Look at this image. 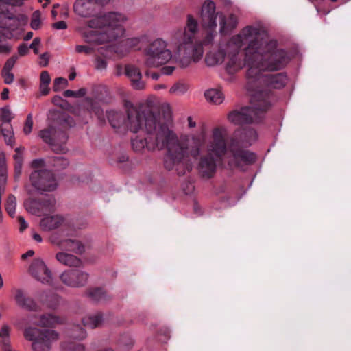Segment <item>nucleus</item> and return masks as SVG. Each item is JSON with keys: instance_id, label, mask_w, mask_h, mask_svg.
Here are the masks:
<instances>
[{"instance_id": "obj_1", "label": "nucleus", "mask_w": 351, "mask_h": 351, "mask_svg": "<svg viewBox=\"0 0 351 351\" xmlns=\"http://www.w3.org/2000/svg\"><path fill=\"white\" fill-rule=\"evenodd\" d=\"M145 138L136 137L132 141V147L136 152L145 148L151 152L165 149L164 166L170 171L184 164L189 157L197 158L204 145V139L195 134H182L180 136L169 126L156 128L153 121L146 125Z\"/></svg>"}, {"instance_id": "obj_2", "label": "nucleus", "mask_w": 351, "mask_h": 351, "mask_svg": "<svg viewBox=\"0 0 351 351\" xmlns=\"http://www.w3.org/2000/svg\"><path fill=\"white\" fill-rule=\"evenodd\" d=\"M287 52L278 47L277 41L264 39L259 29L245 49L248 78L256 79L263 71H279L289 63Z\"/></svg>"}, {"instance_id": "obj_3", "label": "nucleus", "mask_w": 351, "mask_h": 351, "mask_svg": "<svg viewBox=\"0 0 351 351\" xmlns=\"http://www.w3.org/2000/svg\"><path fill=\"white\" fill-rule=\"evenodd\" d=\"M127 20L128 18L124 14L119 12H109L93 18L88 21V26L90 28L104 30L84 32L82 38L88 45H77L75 47V52L89 56L95 53L93 45L112 42L122 37L125 33L123 25Z\"/></svg>"}, {"instance_id": "obj_4", "label": "nucleus", "mask_w": 351, "mask_h": 351, "mask_svg": "<svg viewBox=\"0 0 351 351\" xmlns=\"http://www.w3.org/2000/svg\"><path fill=\"white\" fill-rule=\"evenodd\" d=\"M197 20L189 14L186 26L171 33V42L177 49L176 62L182 68L189 66L192 62H199L204 54L203 45L211 44L214 40L215 34L208 32L202 41L197 40Z\"/></svg>"}, {"instance_id": "obj_5", "label": "nucleus", "mask_w": 351, "mask_h": 351, "mask_svg": "<svg viewBox=\"0 0 351 351\" xmlns=\"http://www.w3.org/2000/svg\"><path fill=\"white\" fill-rule=\"evenodd\" d=\"M271 92L268 90H256L251 97L250 106L230 112L228 119L236 125L248 124L260 121L271 106Z\"/></svg>"}, {"instance_id": "obj_6", "label": "nucleus", "mask_w": 351, "mask_h": 351, "mask_svg": "<svg viewBox=\"0 0 351 351\" xmlns=\"http://www.w3.org/2000/svg\"><path fill=\"white\" fill-rule=\"evenodd\" d=\"M256 139L257 133L252 128L237 131L229 144V150L232 154L229 165L241 167L243 165L253 164L256 158V155L245 147L250 146Z\"/></svg>"}, {"instance_id": "obj_7", "label": "nucleus", "mask_w": 351, "mask_h": 351, "mask_svg": "<svg viewBox=\"0 0 351 351\" xmlns=\"http://www.w3.org/2000/svg\"><path fill=\"white\" fill-rule=\"evenodd\" d=\"M258 32V28L247 26L243 29L241 34L232 36L230 40L225 44L226 49V71L232 73L240 69L244 66H246L245 61L243 62L239 56L240 49L244 42H250L252 37L256 36Z\"/></svg>"}, {"instance_id": "obj_8", "label": "nucleus", "mask_w": 351, "mask_h": 351, "mask_svg": "<svg viewBox=\"0 0 351 351\" xmlns=\"http://www.w3.org/2000/svg\"><path fill=\"white\" fill-rule=\"evenodd\" d=\"M128 119L125 125L132 132L136 133L143 128L146 130V125L149 120L153 121L156 128L169 126L160 121V117L149 110H140L134 108L130 103L126 104Z\"/></svg>"}, {"instance_id": "obj_9", "label": "nucleus", "mask_w": 351, "mask_h": 351, "mask_svg": "<svg viewBox=\"0 0 351 351\" xmlns=\"http://www.w3.org/2000/svg\"><path fill=\"white\" fill-rule=\"evenodd\" d=\"M23 336L27 341L32 342L34 351H47L50 350L51 343L58 339V334L54 330L32 326L24 329Z\"/></svg>"}, {"instance_id": "obj_10", "label": "nucleus", "mask_w": 351, "mask_h": 351, "mask_svg": "<svg viewBox=\"0 0 351 351\" xmlns=\"http://www.w3.org/2000/svg\"><path fill=\"white\" fill-rule=\"evenodd\" d=\"M171 58L172 53L167 49V42L158 38L146 49L144 64L148 68L158 67L167 63Z\"/></svg>"}, {"instance_id": "obj_11", "label": "nucleus", "mask_w": 351, "mask_h": 351, "mask_svg": "<svg viewBox=\"0 0 351 351\" xmlns=\"http://www.w3.org/2000/svg\"><path fill=\"white\" fill-rule=\"evenodd\" d=\"M228 132L225 127H216L213 129L211 138L206 145V154L220 161L229 149L227 145Z\"/></svg>"}, {"instance_id": "obj_12", "label": "nucleus", "mask_w": 351, "mask_h": 351, "mask_svg": "<svg viewBox=\"0 0 351 351\" xmlns=\"http://www.w3.org/2000/svg\"><path fill=\"white\" fill-rule=\"evenodd\" d=\"M31 185L38 191L51 192L58 187L54 174L49 170L34 171L29 176Z\"/></svg>"}, {"instance_id": "obj_13", "label": "nucleus", "mask_w": 351, "mask_h": 351, "mask_svg": "<svg viewBox=\"0 0 351 351\" xmlns=\"http://www.w3.org/2000/svg\"><path fill=\"white\" fill-rule=\"evenodd\" d=\"M38 135L45 143L57 151L63 149L62 145L64 144L68 138L64 130L57 129L54 125H49L47 128L41 130Z\"/></svg>"}, {"instance_id": "obj_14", "label": "nucleus", "mask_w": 351, "mask_h": 351, "mask_svg": "<svg viewBox=\"0 0 351 351\" xmlns=\"http://www.w3.org/2000/svg\"><path fill=\"white\" fill-rule=\"evenodd\" d=\"M89 278V274L80 269L65 270L60 276L61 282L67 287L80 288L84 287Z\"/></svg>"}, {"instance_id": "obj_15", "label": "nucleus", "mask_w": 351, "mask_h": 351, "mask_svg": "<svg viewBox=\"0 0 351 351\" xmlns=\"http://www.w3.org/2000/svg\"><path fill=\"white\" fill-rule=\"evenodd\" d=\"M29 271L36 280L41 283L51 285L52 281L51 271L42 259H34L29 266Z\"/></svg>"}, {"instance_id": "obj_16", "label": "nucleus", "mask_w": 351, "mask_h": 351, "mask_svg": "<svg viewBox=\"0 0 351 351\" xmlns=\"http://www.w3.org/2000/svg\"><path fill=\"white\" fill-rule=\"evenodd\" d=\"M215 4L213 1L207 0L202 5L201 11V24L204 28L213 29L217 26Z\"/></svg>"}, {"instance_id": "obj_17", "label": "nucleus", "mask_w": 351, "mask_h": 351, "mask_svg": "<svg viewBox=\"0 0 351 351\" xmlns=\"http://www.w3.org/2000/svg\"><path fill=\"white\" fill-rule=\"evenodd\" d=\"M221 162L207 154L201 156L197 165L199 175L206 179L212 178L216 173L217 163Z\"/></svg>"}, {"instance_id": "obj_18", "label": "nucleus", "mask_w": 351, "mask_h": 351, "mask_svg": "<svg viewBox=\"0 0 351 351\" xmlns=\"http://www.w3.org/2000/svg\"><path fill=\"white\" fill-rule=\"evenodd\" d=\"M125 74L130 79L131 85L136 90H143L145 84L141 80L142 74L140 69L132 64H128L125 66Z\"/></svg>"}, {"instance_id": "obj_19", "label": "nucleus", "mask_w": 351, "mask_h": 351, "mask_svg": "<svg viewBox=\"0 0 351 351\" xmlns=\"http://www.w3.org/2000/svg\"><path fill=\"white\" fill-rule=\"evenodd\" d=\"M287 80V75L282 73L265 75L261 78V82L270 88H281L285 86Z\"/></svg>"}, {"instance_id": "obj_20", "label": "nucleus", "mask_w": 351, "mask_h": 351, "mask_svg": "<svg viewBox=\"0 0 351 351\" xmlns=\"http://www.w3.org/2000/svg\"><path fill=\"white\" fill-rule=\"evenodd\" d=\"M56 260L62 265L69 267H80L82 261L74 254L60 252L56 254Z\"/></svg>"}, {"instance_id": "obj_21", "label": "nucleus", "mask_w": 351, "mask_h": 351, "mask_svg": "<svg viewBox=\"0 0 351 351\" xmlns=\"http://www.w3.org/2000/svg\"><path fill=\"white\" fill-rule=\"evenodd\" d=\"M15 300L16 304L22 308L29 311H38V306L34 299L26 296L21 289L16 290Z\"/></svg>"}, {"instance_id": "obj_22", "label": "nucleus", "mask_w": 351, "mask_h": 351, "mask_svg": "<svg viewBox=\"0 0 351 351\" xmlns=\"http://www.w3.org/2000/svg\"><path fill=\"white\" fill-rule=\"evenodd\" d=\"M226 49L225 44L220 45L217 51H210L206 56L205 61L208 66H213L222 63L226 60Z\"/></svg>"}, {"instance_id": "obj_23", "label": "nucleus", "mask_w": 351, "mask_h": 351, "mask_svg": "<svg viewBox=\"0 0 351 351\" xmlns=\"http://www.w3.org/2000/svg\"><path fill=\"white\" fill-rule=\"evenodd\" d=\"M237 17L231 14L228 19H226L223 14L219 15L220 33L222 34H228L234 29L237 25Z\"/></svg>"}, {"instance_id": "obj_24", "label": "nucleus", "mask_w": 351, "mask_h": 351, "mask_svg": "<svg viewBox=\"0 0 351 351\" xmlns=\"http://www.w3.org/2000/svg\"><path fill=\"white\" fill-rule=\"evenodd\" d=\"M63 218L60 215L47 216L40 221L43 230L49 231L60 227L63 223Z\"/></svg>"}, {"instance_id": "obj_25", "label": "nucleus", "mask_w": 351, "mask_h": 351, "mask_svg": "<svg viewBox=\"0 0 351 351\" xmlns=\"http://www.w3.org/2000/svg\"><path fill=\"white\" fill-rule=\"evenodd\" d=\"M86 295L94 302H105L110 299V297L101 288H90L86 291Z\"/></svg>"}, {"instance_id": "obj_26", "label": "nucleus", "mask_w": 351, "mask_h": 351, "mask_svg": "<svg viewBox=\"0 0 351 351\" xmlns=\"http://www.w3.org/2000/svg\"><path fill=\"white\" fill-rule=\"evenodd\" d=\"M62 247L75 254L82 255L85 252V245L79 240L65 239L62 242Z\"/></svg>"}, {"instance_id": "obj_27", "label": "nucleus", "mask_w": 351, "mask_h": 351, "mask_svg": "<svg viewBox=\"0 0 351 351\" xmlns=\"http://www.w3.org/2000/svg\"><path fill=\"white\" fill-rule=\"evenodd\" d=\"M106 114L110 125L114 129H119L125 123L124 116L121 112L111 110Z\"/></svg>"}, {"instance_id": "obj_28", "label": "nucleus", "mask_w": 351, "mask_h": 351, "mask_svg": "<svg viewBox=\"0 0 351 351\" xmlns=\"http://www.w3.org/2000/svg\"><path fill=\"white\" fill-rule=\"evenodd\" d=\"M64 320L60 317L51 315L46 314L40 317V320L38 323V325L44 327L53 326L58 324H62Z\"/></svg>"}, {"instance_id": "obj_29", "label": "nucleus", "mask_w": 351, "mask_h": 351, "mask_svg": "<svg viewBox=\"0 0 351 351\" xmlns=\"http://www.w3.org/2000/svg\"><path fill=\"white\" fill-rule=\"evenodd\" d=\"M205 97L207 101L215 104H220L223 102L224 96L220 90L210 89L205 92Z\"/></svg>"}, {"instance_id": "obj_30", "label": "nucleus", "mask_w": 351, "mask_h": 351, "mask_svg": "<svg viewBox=\"0 0 351 351\" xmlns=\"http://www.w3.org/2000/svg\"><path fill=\"white\" fill-rule=\"evenodd\" d=\"M103 318L101 314L97 313L94 315H89L83 319V324L84 326L95 328L98 327L102 323Z\"/></svg>"}, {"instance_id": "obj_31", "label": "nucleus", "mask_w": 351, "mask_h": 351, "mask_svg": "<svg viewBox=\"0 0 351 351\" xmlns=\"http://www.w3.org/2000/svg\"><path fill=\"white\" fill-rule=\"evenodd\" d=\"M50 82L51 77L48 71H42L40 76V91L42 95H46L49 93V89L48 86Z\"/></svg>"}, {"instance_id": "obj_32", "label": "nucleus", "mask_w": 351, "mask_h": 351, "mask_svg": "<svg viewBox=\"0 0 351 351\" xmlns=\"http://www.w3.org/2000/svg\"><path fill=\"white\" fill-rule=\"evenodd\" d=\"M26 210L34 215H40V206L45 205V202H40L36 199H29L25 202Z\"/></svg>"}, {"instance_id": "obj_33", "label": "nucleus", "mask_w": 351, "mask_h": 351, "mask_svg": "<svg viewBox=\"0 0 351 351\" xmlns=\"http://www.w3.org/2000/svg\"><path fill=\"white\" fill-rule=\"evenodd\" d=\"M10 327L8 325L4 324L1 326L0 329V338L1 339L3 348H8L10 346Z\"/></svg>"}, {"instance_id": "obj_34", "label": "nucleus", "mask_w": 351, "mask_h": 351, "mask_svg": "<svg viewBox=\"0 0 351 351\" xmlns=\"http://www.w3.org/2000/svg\"><path fill=\"white\" fill-rule=\"evenodd\" d=\"M16 206V197L13 195H10L8 197L6 204H5V209L8 213L11 216L14 217L15 213Z\"/></svg>"}, {"instance_id": "obj_35", "label": "nucleus", "mask_w": 351, "mask_h": 351, "mask_svg": "<svg viewBox=\"0 0 351 351\" xmlns=\"http://www.w3.org/2000/svg\"><path fill=\"white\" fill-rule=\"evenodd\" d=\"M189 89L188 84L185 83L178 82L175 84L170 89L169 93L171 94L182 95Z\"/></svg>"}, {"instance_id": "obj_36", "label": "nucleus", "mask_w": 351, "mask_h": 351, "mask_svg": "<svg viewBox=\"0 0 351 351\" xmlns=\"http://www.w3.org/2000/svg\"><path fill=\"white\" fill-rule=\"evenodd\" d=\"M68 86V81L64 77H57L54 80L53 90L58 92Z\"/></svg>"}, {"instance_id": "obj_37", "label": "nucleus", "mask_w": 351, "mask_h": 351, "mask_svg": "<svg viewBox=\"0 0 351 351\" xmlns=\"http://www.w3.org/2000/svg\"><path fill=\"white\" fill-rule=\"evenodd\" d=\"M40 13L39 11H35L32 14L30 26L33 29L36 30L40 28Z\"/></svg>"}, {"instance_id": "obj_38", "label": "nucleus", "mask_w": 351, "mask_h": 351, "mask_svg": "<svg viewBox=\"0 0 351 351\" xmlns=\"http://www.w3.org/2000/svg\"><path fill=\"white\" fill-rule=\"evenodd\" d=\"M53 162V166L60 169H64L69 165L68 160L62 156L54 157Z\"/></svg>"}, {"instance_id": "obj_39", "label": "nucleus", "mask_w": 351, "mask_h": 351, "mask_svg": "<svg viewBox=\"0 0 351 351\" xmlns=\"http://www.w3.org/2000/svg\"><path fill=\"white\" fill-rule=\"evenodd\" d=\"M64 351H84L85 348L82 344L69 343L64 346Z\"/></svg>"}, {"instance_id": "obj_40", "label": "nucleus", "mask_w": 351, "mask_h": 351, "mask_svg": "<svg viewBox=\"0 0 351 351\" xmlns=\"http://www.w3.org/2000/svg\"><path fill=\"white\" fill-rule=\"evenodd\" d=\"M1 119L5 123H10L13 119L12 112L8 107L1 108Z\"/></svg>"}, {"instance_id": "obj_41", "label": "nucleus", "mask_w": 351, "mask_h": 351, "mask_svg": "<svg viewBox=\"0 0 351 351\" xmlns=\"http://www.w3.org/2000/svg\"><path fill=\"white\" fill-rule=\"evenodd\" d=\"M18 57L16 56H12L11 58L7 60L2 71H11L14 67Z\"/></svg>"}, {"instance_id": "obj_42", "label": "nucleus", "mask_w": 351, "mask_h": 351, "mask_svg": "<svg viewBox=\"0 0 351 351\" xmlns=\"http://www.w3.org/2000/svg\"><path fill=\"white\" fill-rule=\"evenodd\" d=\"M33 127V120L32 114H29L27 117L26 121L23 128V132L25 134L31 133Z\"/></svg>"}, {"instance_id": "obj_43", "label": "nucleus", "mask_w": 351, "mask_h": 351, "mask_svg": "<svg viewBox=\"0 0 351 351\" xmlns=\"http://www.w3.org/2000/svg\"><path fill=\"white\" fill-rule=\"evenodd\" d=\"M1 75L5 84H10L13 82L14 75L11 71H1Z\"/></svg>"}, {"instance_id": "obj_44", "label": "nucleus", "mask_w": 351, "mask_h": 351, "mask_svg": "<svg viewBox=\"0 0 351 351\" xmlns=\"http://www.w3.org/2000/svg\"><path fill=\"white\" fill-rule=\"evenodd\" d=\"M2 134L3 135L5 141L8 144L11 143L13 141V132L5 128L1 130Z\"/></svg>"}, {"instance_id": "obj_45", "label": "nucleus", "mask_w": 351, "mask_h": 351, "mask_svg": "<svg viewBox=\"0 0 351 351\" xmlns=\"http://www.w3.org/2000/svg\"><path fill=\"white\" fill-rule=\"evenodd\" d=\"M74 124L73 120L69 116H63V117L60 120V125H63L64 128L66 127H72Z\"/></svg>"}, {"instance_id": "obj_46", "label": "nucleus", "mask_w": 351, "mask_h": 351, "mask_svg": "<svg viewBox=\"0 0 351 351\" xmlns=\"http://www.w3.org/2000/svg\"><path fill=\"white\" fill-rule=\"evenodd\" d=\"M107 66V63L106 60L98 57L95 59V68L99 70H102L106 69Z\"/></svg>"}, {"instance_id": "obj_47", "label": "nucleus", "mask_w": 351, "mask_h": 351, "mask_svg": "<svg viewBox=\"0 0 351 351\" xmlns=\"http://www.w3.org/2000/svg\"><path fill=\"white\" fill-rule=\"evenodd\" d=\"M139 43V39L137 38H132L127 39L124 41V45L128 47H136Z\"/></svg>"}, {"instance_id": "obj_48", "label": "nucleus", "mask_w": 351, "mask_h": 351, "mask_svg": "<svg viewBox=\"0 0 351 351\" xmlns=\"http://www.w3.org/2000/svg\"><path fill=\"white\" fill-rule=\"evenodd\" d=\"M40 38L38 37H36L33 40L32 43L30 44L29 48L33 49L34 52L36 54H38V47L40 45Z\"/></svg>"}, {"instance_id": "obj_49", "label": "nucleus", "mask_w": 351, "mask_h": 351, "mask_svg": "<svg viewBox=\"0 0 351 351\" xmlns=\"http://www.w3.org/2000/svg\"><path fill=\"white\" fill-rule=\"evenodd\" d=\"M23 148H16V154L14 155V159L16 163H23V156L21 152V150H23Z\"/></svg>"}, {"instance_id": "obj_50", "label": "nucleus", "mask_w": 351, "mask_h": 351, "mask_svg": "<svg viewBox=\"0 0 351 351\" xmlns=\"http://www.w3.org/2000/svg\"><path fill=\"white\" fill-rule=\"evenodd\" d=\"M12 50V46L7 43H0V53L8 54Z\"/></svg>"}, {"instance_id": "obj_51", "label": "nucleus", "mask_w": 351, "mask_h": 351, "mask_svg": "<svg viewBox=\"0 0 351 351\" xmlns=\"http://www.w3.org/2000/svg\"><path fill=\"white\" fill-rule=\"evenodd\" d=\"M52 27L56 29H66L67 25L65 21H60L52 24Z\"/></svg>"}, {"instance_id": "obj_52", "label": "nucleus", "mask_w": 351, "mask_h": 351, "mask_svg": "<svg viewBox=\"0 0 351 351\" xmlns=\"http://www.w3.org/2000/svg\"><path fill=\"white\" fill-rule=\"evenodd\" d=\"M23 163H14V177L17 180L19 178L22 171Z\"/></svg>"}, {"instance_id": "obj_53", "label": "nucleus", "mask_w": 351, "mask_h": 351, "mask_svg": "<svg viewBox=\"0 0 351 351\" xmlns=\"http://www.w3.org/2000/svg\"><path fill=\"white\" fill-rule=\"evenodd\" d=\"M29 49L25 44H22L18 47V53L21 56H25L28 53Z\"/></svg>"}, {"instance_id": "obj_54", "label": "nucleus", "mask_w": 351, "mask_h": 351, "mask_svg": "<svg viewBox=\"0 0 351 351\" xmlns=\"http://www.w3.org/2000/svg\"><path fill=\"white\" fill-rule=\"evenodd\" d=\"M175 69L174 66H166L161 69V73L162 75H171Z\"/></svg>"}, {"instance_id": "obj_55", "label": "nucleus", "mask_w": 351, "mask_h": 351, "mask_svg": "<svg viewBox=\"0 0 351 351\" xmlns=\"http://www.w3.org/2000/svg\"><path fill=\"white\" fill-rule=\"evenodd\" d=\"M76 330H79V335L73 334L72 336L74 338L83 339V338H84L86 337V332H85L84 330L82 328L77 326L76 327Z\"/></svg>"}, {"instance_id": "obj_56", "label": "nucleus", "mask_w": 351, "mask_h": 351, "mask_svg": "<svg viewBox=\"0 0 351 351\" xmlns=\"http://www.w3.org/2000/svg\"><path fill=\"white\" fill-rule=\"evenodd\" d=\"M44 164L45 162L43 159H35L32 162L31 166L33 168H38L44 166Z\"/></svg>"}, {"instance_id": "obj_57", "label": "nucleus", "mask_w": 351, "mask_h": 351, "mask_svg": "<svg viewBox=\"0 0 351 351\" xmlns=\"http://www.w3.org/2000/svg\"><path fill=\"white\" fill-rule=\"evenodd\" d=\"M19 222L20 223V231L23 232L25 229L27 228V223L25 221L24 218L21 216L18 217Z\"/></svg>"}, {"instance_id": "obj_58", "label": "nucleus", "mask_w": 351, "mask_h": 351, "mask_svg": "<svg viewBox=\"0 0 351 351\" xmlns=\"http://www.w3.org/2000/svg\"><path fill=\"white\" fill-rule=\"evenodd\" d=\"M6 182L7 176H0V191L3 189V193L5 192Z\"/></svg>"}, {"instance_id": "obj_59", "label": "nucleus", "mask_w": 351, "mask_h": 351, "mask_svg": "<svg viewBox=\"0 0 351 351\" xmlns=\"http://www.w3.org/2000/svg\"><path fill=\"white\" fill-rule=\"evenodd\" d=\"M64 96L66 97H78V94L77 92L71 90H66L64 92Z\"/></svg>"}, {"instance_id": "obj_60", "label": "nucleus", "mask_w": 351, "mask_h": 351, "mask_svg": "<svg viewBox=\"0 0 351 351\" xmlns=\"http://www.w3.org/2000/svg\"><path fill=\"white\" fill-rule=\"evenodd\" d=\"M40 58L43 60H45V62L43 63V62H40V64L42 66H46L47 64H48V62H49V56L47 53H45L43 54H42L40 56Z\"/></svg>"}, {"instance_id": "obj_61", "label": "nucleus", "mask_w": 351, "mask_h": 351, "mask_svg": "<svg viewBox=\"0 0 351 351\" xmlns=\"http://www.w3.org/2000/svg\"><path fill=\"white\" fill-rule=\"evenodd\" d=\"M95 113L97 116L98 119H100L101 121H104V114L103 111L99 108H97L95 109Z\"/></svg>"}, {"instance_id": "obj_62", "label": "nucleus", "mask_w": 351, "mask_h": 351, "mask_svg": "<svg viewBox=\"0 0 351 351\" xmlns=\"http://www.w3.org/2000/svg\"><path fill=\"white\" fill-rule=\"evenodd\" d=\"M8 94H9L8 88H3V90L1 93V99L3 100H7L9 98Z\"/></svg>"}, {"instance_id": "obj_63", "label": "nucleus", "mask_w": 351, "mask_h": 351, "mask_svg": "<svg viewBox=\"0 0 351 351\" xmlns=\"http://www.w3.org/2000/svg\"><path fill=\"white\" fill-rule=\"evenodd\" d=\"M34 252L33 250H28L26 253L23 254L21 255V258H22V259H25V258H27V257H32V256H34Z\"/></svg>"}, {"instance_id": "obj_64", "label": "nucleus", "mask_w": 351, "mask_h": 351, "mask_svg": "<svg viewBox=\"0 0 351 351\" xmlns=\"http://www.w3.org/2000/svg\"><path fill=\"white\" fill-rule=\"evenodd\" d=\"M187 121H188V123H189V127L192 128H194L195 127L196 125V123L194 121H193V119L191 117H189L187 118Z\"/></svg>"}]
</instances>
